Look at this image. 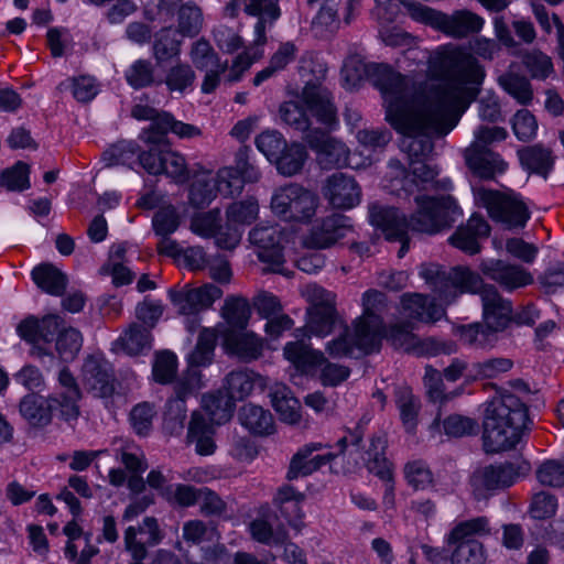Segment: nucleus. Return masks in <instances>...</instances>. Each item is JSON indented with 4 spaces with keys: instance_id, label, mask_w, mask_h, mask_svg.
<instances>
[{
    "instance_id": "nucleus-42",
    "label": "nucleus",
    "mask_w": 564,
    "mask_h": 564,
    "mask_svg": "<svg viewBox=\"0 0 564 564\" xmlns=\"http://www.w3.org/2000/svg\"><path fill=\"white\" fill-rule=\"evenodd\" d=\"M308 319L305 329L317 337L324 338L329 335L337 319L335 305H327L324 308H307Z\"/></svg>"
},
{
    "instance_id": "nucleus-23",
    "label": "nucleus",
    "mask_w": 564,
    "mask_h": 564,
    "mask_svg": "<svg viewBox=\"0 0 564 564\" xmlns=\"http://www.w3.org/2000/svg\"><path fill=\"white\" fill-rule=\"evenodd\" d=\"M302 100L318 122L330 126L336 121V107L332 94L323 85L307 83L302 91Z\"/></svg>"
},
{
    "instance_id": "nucleus-43",
    "label": "nucleus",
    "mask_w": 564,
    "mask_h": 564,
    "mask_svg": "<svg viewBox=\"0 0 564 564\" xmlns=\"http://www.w3.org/2000/svg\"><path fill=\"white\" fill-rule=\"evenodd\" d=\"M502 89L521 105H529L533 99V89L530 80L514 72H506L498 78Z\"/></svg>"
},
{
    "instance_id": "nucleus-61",
    "label": "nucleus",
    "mask_w": 564,
    "mask_h": 564,
    "mask_svg": "<svg viewBox=\"0 0 564 564\" xmlns=\"http://www.w3.org/2000/svg\"><path fill=\"white\" fill-rule=\"evenodd\" d=\"M286 144L283 135L276 130H265L256 138L257 149L272 162L280 156Z\"/></svg>"
},
{
    "instance_id": "nucleus-47",
    "label": "nucleus",
    "mask_w": 564,
    "mask_h": 564,
    "mask_svg": "<svg viewBox=\"0 0 564 564\" xmlns=\"http://www.w3.org/2000/svg\"><path fill=\"white\" fill-rule=\"evenodd\" d=\"M217 335L214 329L204 328L197 339L195 349L188 356V367L198 369L212 362L216 346Z\"/></svg>"
},
{
    "instance_id": "nucleus-27",
    "label": "nucleus",
    "mask_w": 564,
    "mask_h": 564,
    "mask_svg": "<svg viewBox=\"0 0 564 564\" xmlns=\"http://www.w3.org/2000/svg\"><path fill=\"white\" fill-rule=\"evenodd\" d=\"M362 315L354 322L381 340L384 326L380 314L386 307L384 294L377 290H368L362 295Z\"/></svg>"
},
{
    "instance_id": "nucleus-19",
    "label": "nucleus",
    "mask_w": 564,
    "mask_h": 564,
    "mask_svg": "<svg viewBox=\"0 0 564 564\" xmlns=\"http://www.w3.org/2000/svg\"><path fill=\"white\" fill-rule=\"evenodd\" d=\"M480 270L488 279L509 292L533 283V276L527 269L503 260L484 261Z\"/></svg>"
},
{
    "instance_id": "nucleus-38",
    "label": "nucleus",
    "mask_w": 564,
    "mask_h": 564,
    "mask_svg": "<svg viewBox=\"0 0 564 564\" xmlns=\"http://www.w3.org/2000/svg\"><path fill=\"white\" fill-rule=\"evenodd\" d=\"M221 316L230 329H245L251 316L248 300L242 296H228L221 307Z\"/></svg>"
},
{
    "instance_id": "nucleus-48",
    "label": "nucleus",
    "mask_w": 564,
    "mask_h": 564,
    "mask_svg": "<svg viewBox=\"0 0 564 564\" xmlns=\"http://www.w3.org/2000/svg\"><path fill=\"white\" fill-rule=\"evenodd\" d=\"M139 149L134 141H119L102 153V161L106 166H131L138 161Z\"/></svg>"
},
{
    "instance_id": "nucleus-32",
    "label": "nucleus",
    "mask_w": 564,
    "mask_h": 564,
    "mask_svg": "<svg viewBox=\"0 0 564 564\" xmlns=\"http://www.w3.org/2000/svg\"><path fill=\"white\" fill-rule=\"evenodd\" d=\"M34 283L44 292L59 296L67 286V276L51 263H42L32 270Z\"/></svg>"
},
{
    "instance_id": "nucleus-22",
    "label": "nucleus",
    "mask_w": 564,
    "mask_h": 564,
    "mask_svg": "<svg viewBox=\"0 0 564 564\" xmlns=\"http://www.w3.org/2000/svg\"><path fill=\"white\" fill-rule=\"evenodd\" d=\"M490 235V226L479 215H473L465 225L459 226L448 238V242L467 254H477L481 250L480 240Z\"/></svg>"
},
{
    "instance_id": "nucleus-35",
    "label": "nucleus",
    "mask_w": 564,
    "mask_h": 564,
    "mask_svg": "<svg viewBox=\"0 0 564 564\" xmlns=\"http://www.w3.org/2000/svg\"><path fill=\"white\" fill-rule=\"evenodd\" d=\"M239 420L245 427L258 435H269L274 431L272 414L259 405H243L239 412Z\"/></svg>"
},
{
    "instance_id": "nucleus-52",
    "label": "nucleus",
    "mask_w": 564,
    "mask_h": 564,
    "mask_svg": "<svg viewBox=\"0 0 564 564\" xmlns=\"http://www.w3.org/2000/svg\"><path fill=\"white\" fill-rule=\"evenodd\" d=\"M0 186L9 192H22L30 188V166L18 161L11 167L3 170L0 174Z\"/></svg>"
},
{
    "instance_id": "nucleus-9",
    "label": "nucleus",
    "mask_w": 564,
    "mask_h": 564,
    "mask_svg": "<svg viewBox=\"0 0 564 564\" xmlns=\"http://www.w3.org/2000/svg\"><path fill=\"white\" fill-rule=\"evenodd\" d=\"M419 274L438 300L446 304L459 294L475 293L481 283V276L465 267L446 270L436 263H424Z\"/></svg>"
},
{
    "instance_id": "nucleus-13",
    "label": "nucleus",
    "mask_w": 564,
    "mask_h": 564,
    "mask_svg": "<svg viewBox=\"0 0 564 564\" xmlns=\"http://www.w3.org/2000/svg\"><path fill=\"white\" fill-rule=\"evenodd\" d=\"M318 197L297 183L276 188L271 198L272 212L285 221L308 223L316 214Z\"/></svg>"
},
{
    "instance_id": "nucleus-11",
    "label": "nucleus",
    "mask_w": 564,
    "mask_h": 564,
    "mask_svg": "<svg viewBox=\"0 0 564 564\" xmlns=\"http://www.w3.org/2000/svg\"><path fill=\"white\" fill-rule=\"evenodd\" d=\"M476 199L487 209L490 218L508 229L523 228L530 219V210L520 195L513 192L477 187Z\"/></svg>"
},
{
    "instance_id": "nucleus-25",
    "label": "nucleus",
    "mask_w": 564,
    "mask_h": 564,
    "mask_svg": "<svg viewBox=\"0 0 564 564\" xmlns=\"http://www.w3.org/2000/svg\"><path fill=\"white\" fill-rule=\"evenodd\" d=\"M279 2L280 0H248L246 3L245 12L248 15L258 17L253 41L257 46H263L267 43V26L271 28L281 17Z\"/></svg>"
},
{
    "instance_id": "nucleus-30",
    "label": "nucleus",
    "mask_w": 564,
    "mask_h": 564,
    "mask_svg": "<svg viewBox=\"0 0 564 564\" xmlns=\"http://www.w3.org/2000/svg\"><path fill=\"white\" fill-rule=\"evenodd\" d=\"M518 156L524 170L539 174L544 178L547 177L554 166L552 150L541 143L528 145L518 150Z\"/></svg>"
},
{
    "instance_id": "nucleus-3",
    "label": "nucleus",
    "mask_w": 564,
    "mask_h": 564,
    "mask_svg": "<svg viewBox=\"0 0 564 564\" xmlns=\"http://www.w3.org/2000/svg\"><path fill=\"white\" fill-rule=\"evenodd\" d=\"M341 76L349 88L358 86L364 79L370 80L381 93L387 117L397 128H406L398 100L411 96V89L416 86L410 77L394 72L388 64L366 63L358 54L345 59Z\"/></svg>"
},
{
    "instance_id": "nucleus-4",
    "label": "nucleus",
    "mask_w": 564,
    "mask_h": 564,
    "mask_svg": "<svg viewBox=\"0 0 564 564\" xmlns=\"http://www.w3.org/2000/svg\"><path fill=\"white\" fill-rule=\"evenodd\" d=\"M527 405L511 392L492 398L485 408L482 441L487 452L497 453L516 447L527 429Z\"/></svg>"
},
{
    "instance_id": "nucleus-17",
    "label": "nucleus",
    "mask_w": 564,
    "mask_h": 564,
    "mask_svg": "<svg viewBox=\"0 0 564 564\" xmlns=\"http://www.w3.org/2000/svg\"><path fill=\"white\" fill-rule=\"evenodd\" d=\"M115 375L111 365L105 359L89 356L82 370L84 389L96 398H109L115 393Z\"/></svg>"
},
{
    "instance_id": "nucleus-44",
    "label": "nucleus",
    "mask_w": 564,
    "mask_h": 564,
    "mask_svg": "<svg viewBox=\"0 0 564 564\" xmlns=\"http://www.w3.org/2000/svg\"><path fill=\"white\" fill-rule=\"evenodd\" d=\"M395 404L400 411L401 420L408 432H412L416 425V417L420 410V401L414 397L411 388L400 386L394 390Z\"/></svg>"
},
{
    "instance_id": "nucleus-12",
    "label": "nucleus",
    "mask_w": 564,
    "mask_h": 564,
    "mask_svg": "<svg viewBox=\"0 0 564 564\" xmlns=\"http://www.w3.org/2000/svg\"><path fill=\"white\" fill-rule=\"evenodd\" d=\"M283 355L302 373H311L323 366L319 380L325 387H336L350 375L348 367L328 361L324 352L311 348L301 340L288 343L283 348Z\"/></svg>"
},
{
    "instance_id": "nucleus-63",
    "label": "nucleus",
    "mask_w": 564,
    "mask_h": 564,
    "mask_svg": "<svg viewBox=\"0 0 564 564\" xmlns=\"http://www.w3.org/2000/svg\"><path fill=\"white\" fill-rule=\"evenodd\" d=\"M204 414L214 421L216 424H221L228 421L231 416V402L229 399H224L220 395L208 394L203 399Z\"/></svg>"
},
{
    "instance_id": "nucleus-58",
    "label": "nucleus",
    "mask_w": 564,
    "mask_h": 564,
    "mask_svg": "<svg viewBox=\"0 0 564 564\" xmlns=\"http://www.w3.org/2000/svg\"><path fill=\"white\" fill-rule=\"evenodd\" d=\"M203 387L199 369L187 367L180 377L173 380V395L187 400L197 393Z\"/></svg>"
},
{
    "instance_id": "nucleus-24",
    "label": "nucleus",
    "mask_w": 564,
    "mask_h": 564,
    "mask_svg": "<svg viewBox=\"0 0 564 564\" xmlns=\"http://www.w3.org/2000/svg\"><path fill=\"white\" fill-rule=\"evenodd\" d=\"M226 350L245 362L259 359L264 349V339L253 332L227 329L224 333Z\"/></svg>"
},
{
    "instance_id": "nucleus-41",
    "label": "nucleus",
    "mask_w": 564,
    "mask_h": 564,
    "mask_svg": "<svg viewBox=\"0 0 564 564\" xmlns=\"http://www.w3.org/2000/svg\"><path fill=\"white\" fill-rule=\"evenodd\" d=\"M489 533L486 517H478L456 524L447 536L448 545L457 546L467 541H478L476 538Z\"/></svg>"
},
{
    "instance_id": "nucleus-6",
    "label": "nucleus",
    "mask_w": 564,
    "mask_h": 564,
    "mask_svg": "<svg viewBox=\"0 0 564 564\" xmlns=\"http://www.w3.org/2000/svg\"><path fill=\"white\" fill-rule=\"evenodd\" d=\"M475 293L480 296L482 322L458 327L459 340L475 348L491 347L498 334L510 327L513 305L495 285L485 284L482 280Z\"/></svg>"
},
{
    "instance_id": "nucleus-39",
    "label": "nucleus",
    "mask_w": 564,
    "mask_h": 564,
    "mask_svg": "<svg viewBox=\"0 0 564 564\" xmlns=\"http://www.w3.org/2000/svg\"><path fill=\"white\" fill-rule=\"evenodd\" d=\"M520 57L533 79L545 80L555 74L552 58L541 50H525L521 52Z\"/></svg>"
},
{
    "instance_id": "nucleus-15",
    "label": "nucleus",
    "mask_w": 564,
    "mask_h": 564,
    "mask_svg": "<svg viewBox=\"0 0 564 564\" xmlns=\"http://www.w3.org/2000/svg\"><path fill=\"white\" fill-rule=\"evenodd\" d=\"M283 230L279 225L259 224L249 232V241L257 248V256L263 263H268L267 271L289 276L283 268L282 252Z\"/></svg>"
},
{
    "instance_id": "nucleus-20",
    "label": "nucleus",
    "mask_w": 564,
    "mask_h": 564,
    "mask_svg": "<svg viewBox=\"0 0 564 564\" xmlns=\"http://www.w3.org/2000/svg\"><path fill=\"white\" fill-rule=\"evenodd\" d=\"M323 195L337 209H350L360 203L361 188L354 177L335 173L323 186Z\"/></svg>"
},
{
    "instance_id": "nucleus-5",
    "label": "nucleus",
    "mask_w": 564,
    "mask_h": 564,
    "mask_svg": "<svg viewBox=\"0 0 564 564\" xmlns=\"http://www.w3.org/2000/svg\"><path fill=\"white\" fill-rule=\"evenodd\" d=\"M63 319L58 315H46L42 319L29 316L18 325V334L32 345L31 355L42 359L48 357L53 362L55 357L51 350V343L56 337L55 348L59 359L65 362L73 361L83 346L79 330L73 327L61 329Z\"/></svg>"
},
{
    "instance_id": "nucleus-56",
    "label": "nucleus",
    "mask_w": 564,
    "mask_h": 564,
    "mask_svg": "<svg viewBox=\"0 0 564 564\" xmlns=\"http://www.w3.org/2000/svg\"><path fill=\"white\" fill-rule=\"evenodd\" d=\"M177 357L169 350L156 352L152 366L153 379L161 384L172 383L176 378Z\"/></svg>"
},
{
    "instance_id": "nucleus-57",
    "label": "nucleus",
    "mask_w": 564,
    "mask_h": 564,
    "mask_svg": "<svg viewBox=\"0 0 564 564\" xmlns=\"http://www.w3.org/2000/svg\"><path fill=\"white\" fill-rule=\"evenodd\" d=\"M321 448V444L306 445L301 448L291 459L286 478L289 480L308 476L316 470L315 463L311 460L313 452Z\"/></svg>"
},
{
    "instance_id": "nucleus-7",
    "label": "nucleus",
    "mask_w": 564,
    "mask_h": 564,
    "mask_svg": "<svg viewBox=\"0 0 564 564\" xmlns=\"http://www.w3.org/2000/svg\"><path fill=\"white\" fill-rule=\"evenodd\" d=\"M131 116L137 120L151 121L149 127L143 128L139 134V139L144 144L170 147L167 138L170 132L182 140L196 139L203 135L199 127L177 120L172 113L148 105H134L131 109Z\"/></svg>"
},
{
    "instance_id": "nucleus-1",
    "label": "nucleus",
    "mask_w": 564,
    "mask_h": 564,
    "mask_svg": "<svg viewBox=\"0 0 564 564\" xmlns=\"http://www.w3.org/2000/svg\"><path fill=\"white\" fill-rule=\"evenodd\" d=\"M429 64L432 75L443 82L429 96L415 86L411 89V96L398 100L406 128H397L386 116L390 126L404 137L401 148L408 154L410 164L423 161L432 153V138L444 137L456 127L464 111L476 99L485 77L478 61L457 47L437 51Z\"/></svg>"
},
{
    "instance_id": "nucleus-64",
    "label": "nucleus",
    "mask_w": 564,
    "mask_h": 564,
    "mask_svg": "<svg viewBox=\"0 0 564 564\" xmlns=\"http://www.w3.org/2000/svg\"><path fill=\"white\" fill-rule=\"evenodd\" d=\"M536 478L543 486H564V460L549 459L536 470Z\"/></svg>"
},
{
    "instance_id": "nucleus-40",
    "label": "nucleus",
    "mask_w": 564,
    "mask_h": 564,
    "mask_svg": "<svg viewBox=\"0 0 564 564\" xmlns=\"http://www.w3.org/2000/svg\"><path fill=\"white\" fill-rule=\"evenodd\" d=\"M177 30L163 28L154 36L153 57L158 63L177 57L181 54L182 41L177 37Z\"/></svg>"
},
{
    "instance_id": "nucleus-8",
    "label": "nucleus",
    "mask_w": 564,
    "mask_h": 564,
    "mask_svg": "<svg viewBox=\"0 0 564 564\" xmlns=\"http://www.w3.org/2000/svg\"><path fill=\"white\" fill-rule=\"evenodd\" d=\"M419 274L438 300L446 304L459 294L475 293L481 283V276L465 267L446 270L436 263H424Z\"/></svg>"
},
{
    "instance_id": "nucleus-45",
    "label": "nucleus",
    "mask_w": 564,
    "mask_h": 564,
    "mask_svg": "<svg viewBox=\"0 0 564 564\" xmlns=\"http://www.w3.org/2000/svg\"><path fill=\"white\" fill-rule=\"evenodd\" d=\"M307 159L304 145L300 143L286 144L280 156L274 161L276 170L284 176H293L301 172Z\"/></svg>"
},
{
    "instance_id": "nucleus-37",
    "label": "nucleus",
    "mask_w": 564,
    "mask_h": 564,
    "mask_svg": "<svg viewBox=\"0 0 564 564\" xmlns=\"http://www.w3.org/2000/svg\"><path fill=\"white\" fill-rule=\"evenodd\" d=\"M438 171L426 164L424 160H419L410 164L409 178L411 177V182L414 183L419 188L429 189H442L448 191L452 188V182L449 178L436 180Z\"/></svg>"
},
{
    "instance_id": "nucleus-62",
    "label": "nucleus",
    "mask_w": 564,
    "mask_h": 564,
    "mask_svg": "<svg viewBox=\"0 0 564 564\" xmlns=\"http://www.w3.org/2000/svg\"><path fill=\"white\" fill-rule=\"evenodd\" d=\"M212 181L217 192L226 197L240 194L245 184L241 175H238L234 167L220 169L216 178Z\"/></svg>"
},
{
    "instance_id": "nucleus-54",
    "label": "nucleus",
    "mask_w": 564,
    "mask_h": 564,
    "mask_svg": "<svg viewBox=\"0 0 564 564\" xmlns=\"http://www.w3.org/2000/svg\"><path fill=\"white\" fill-rule=\"evenodd\" d=\"M254 387L253 373L248 371H231L226 377L225 388L228 399L241 401L247 398Z\"/></svg>"
},
{
    "instance_id": "nucleus-28",
    "label": "nucleus",
    "mask_w": 564,
    "mask_h": 564,
    "mask_svg": "<svg viewBox=\"0 0 564 564\" xmlns=\"http://www.w3.org/2000/svg\"><path fill=\"white\" fill-rule=\"evenodd\" d=\"M401 304L408 318L424 323L438 321L444 313L443 308L433 300L419 293L404 294Z\"/></svg>"
},
{
    "instance_id": "nucleus-34",
    "label": "nucleus",
    "mask_w": 564,
    "mask_h": 564,
    "mask_svg": "<svg viewBox=\"0 0 564 564\" xmlns=\"http://www.w3.org/2000/svg\"><path fill=\"white\" fill-rule=\"evenodd\" d=\"M387 441L382 436H373L370 440V445L366 451L364 460L370 473L378 476L380 479L390 481L392 479L391 466L386 458Z\"/></svg>"
},
{
    "instance_id": "nucleus-55",
    "label": "nucleus",
    "mask_w": 564,
    "mask_h": 564,
    "mask_svg": "<svg viewBox=\"0 0 564 564\" xmlns=\"http://www.w3.org/2000/svg\"><path fill=\"white\" fill-rule=\"evenodd\" d=\"M188 55L193 65L198 70H204L224 64L214 47L204 37H200L192 44Z\"/></svg>"
},
{
    "instance_id": "nucleus-60",
    "label": "nucleus",
    "mask_w": 564,
    "mask_h": 564,
    "mask_svg": "<svg viewBox=\"0 0 564 564\" xmlns=\"http://www.w3.org/2000/svg\"><path fill=\"white\" fill-rule=\"evenodd\" d=\"M453 564H484L486 553L479 541H467L454 547L451 556Z\"/></svg>"
},
{
    "instance_id": "nucleus-33",
    "label": "nucleus",
    "mask_w": 564,
    "mask_h": 564,
    "mask_svg": "<svg viewBox=\"0 0 564 564\" xmlns=\"http://www.w3.org/2000/svg\"><path fill=\"white\" fill-rule=\"evenodd\" d=\"M51 414H55L57 419L67 423L69 426H74L80 416L79 401L82 394L63 393L55 391L47 397Z\"/></svg>"
},
{
    "instance_id": "nucleus-16",
    "label": "nucleus",
    "mask_w": 564,
    "mask_h": 564,
    "mask_svg": "<svg viewBox=\"0 0 564 564\" xmlns=\"http://www.w3.org/2000/svg\"><path fill=\"white\" fill-rule=\"evenodd\" d=\"M223 296V290L212 283L192 288L188 284L169 290V299L182 315H197L212 307Z\"/></svg>"
},
{
    "instance_id": "nucleus-46",
    "label": "nucleus",
    "mask_w": 564,
    "mask_h": 564,
    "mask_svg": "<svg viewBox=\"0 0 564 564\" xmlns=\"http://www.w3.org/2000/svg\"><path fill=\"white\" fill-rule=\"evenodd\" d=\"M151 332L149 328L133 323L118 339L122 349L129 355H139L151 348Z\"/></svg>"
},
{
    "instance_id": "nucleus-2",
    "label": "nucleus",
    "mask_w": 564,
    "mask_h": 564,
    "mask_svg": "<svg viewBox=\"0 0 564 564\" xmlns=\"http://www.w3.org/2000/svg\"><path fill=\"white\" fill-rule=\"evenodd\" d=\"M417 210L408 220L394 207L372 204L369 218L373 226L380 228L387 239L401 242L398 257L402 258L409 250L408 230L434 235L449 228L462 215L456 199L451 195L440 197H415Z\"/></svg>"
},
{
    "instance_id": "nucleus-26",
    "label": "nucleus",
    "mask_w": 564,
    "mask_h": 564,
    "mask_svg": "<svg viewBox=\"0 0 564 564\" xmlns=\"http://www.w3.org/2000/svg\"><path fill=\"white\" fill-rule=\"evenodd\" d=\"M467 166L481 178H494L497 173L505 172L507 164L501 156L490 149L468 147L465 150Z\"/></svg>"
},
{
    "instance_id": "nucleus-14",
    "label": "nucleus",
    "mask_w": 564,
    "mask_h": 564,
    "mask_svg": "<svg viewBox=\"0 0 564 564\" xmlns=\"http://www.w3.org/2000/svg\"><path fill=\"white\" fill-rule=\"evenodd\" d=\"M380 344L373 333L352 322L351 326L344 325L340 333L326 344L325 351L334 359L358 358L378 350Z\"/></svg>"
},
{
    "instance_id": "nucleus-51",
    "label": "nucleus",
    "mask_w": 564,
    "mask_h": 564,
    "mask_svg": "<svg viewBox=\"0 0 564 564\" xmlns=\"http://www.w3.org/2000/svg\"><path fill=\"white\" fill-rule=\"evenodd\" d=\"M204 24L202 9L194 2H187L178 9V30L182 35L196 36Z\"/></svg>"
},
{
    "instance_id": "nucleus-18",
    "label": "nucleus",
    "mask_w": 564,
    "mask_h": 564,
    "mask_svg": "<svg viewBox=\"0 0 564 564\" xmlns=\"http://www.w3.org/2000/svg\"><path fill=\"white\" fill-rule=\"evenodd\" d=\"M520 476V467L513 463L489 465L477 470L471 477V486L478 497L511 486Z\"/></svg>"
},
{
    "instance_id": "nucleus-31",
    "label": "nucleus",
    "mask_w": 564,
    "mask_h": 564,
    "mask_svg": "<svg viewBox=\"0 0 564 564\" xmlns=\"http://www.w3.org/2000/svg\"><path fill=\"white\" fill-rule=\"evenodd\" d=\"M271 403L280 419L289 424H296L301 420L300 402L292 394L290 388L278 383L270 391Z\"/></svg>"
},
{
    "instance_id": "nucleus-53",
    "label": "nucleus",
    "mask_w": 564,
    "mask_h": 564,
    "mask_svg": "<svg viewBox=\"0 0 564 564\" xmlns=\"http://www.w3.org/2000/svg\"><path fill=\"white\" fill-rule=\"evenodd\" d=\"M127 83L134 89L160 84L155 79V68L149 59L135 61L124 73Z\"/></svg>"
},
{
    "instance_id": "nucleus-10",
    "label": "nucleus",
    "mask_w": 564,
    "mask_h": 564,
    "mask_svg": "<svg viewBox=\"0 0 564 564\" xmlns=\"http://www.w3.org/2000/svg\"><path fill=\"white\" fill-rule=\"evenodd\" d=\"M402 4L413 20L429 24L456 39L477 33L484 25V19L468 10L445 14L420 2L402 0Z\"/></svg>"
},
{
    "instance_id": "nucleus-50",
    "label": "nucleus",
    "mask_w": 564,
    "mask_h": 564,
    "mask_svg": "<svg viewBox=\"0 0 564 564\" xmlns=\"http://www.w3.org/2000/svg\"><path fill=\"white\" fill-rule=\"evenodd\" d=\"M258 214L259 204L253 197L232 203L226 210L227 225L229 227L250 225L258 218Z\"/></svg>"
},
{
    "instance_id": "nucleus-21",
    "label": "nucleus",
    "mask_w": 564,
    "mask_h": 564,
    "mask_svg": "<svg viewBox=\"0 0 564 564\" xmlns=\"http://www.w3.org/2000/svg\"><path fill=\"white\" fill-rule=\"evenodd\" d=\"M350 229L347 217L333 214L313 225L304 243L308 248L325 249L344 238Z\"/></svg>"
},
{
    "instance_id": "nucleus-59",
    "label": "nucleus",
    "mask_w": 564,
    "mask_h": 564,
    "mask_svg": "<svg viewBox=\"0 0 564 564\" xmlns=\"http://www.w3.org/2000/svg\"><path fill=\"white\" fill-rule=\"evenodd\" d=\"M186 400L172 395L166 402L164 426L171 434H178L184 429L186 419Z\"/></svg>"
},
{
    "instance_id": "nucleus-29",
    "label": "nucleus",
    "mask_w": 564,
    "mask_h": 564,
    "mask_svg": "<svg viewBox=\"0 0 564 564\" xmlns=\"http://www.w3.org/2000/svg\"><path fill=\"white\" fill-rule=\"evenodd\" d=\"M196 73L192 65L186 62L177 61L166 68L164 78L159 80L166 86V90L172 95L184 96L194 89Z\"/></svg>"
},
{
    "instance_id": "nucleus-36",
    "label": "nucleus",
    "mask_w": 564,
    "mask_h": 564,
    "mask_svg": "<svg viewBox=\"0 0 564 564\" xmlns=\"http://www.w3.org/2000/svg\"><path fill=\"white\" fill-rule=\"evenodd\" d=\"M20 413L32 426L43 427L52 421L48 399L37 394H28L21 400Z\"/></svg>"
},
{
    "instance_id": "nucleus-49",
    "label": "nucleus",
    "mask_w": 564,
    "mask_h": 564,
    "mask_svg": "<svg viewBox=\"0 0 564 564\" xmlns=\"http://www.w3.org/2000/svg\"><path fill=\"white\" fill-rule=\"evenodd\" d=\"M162 167V174H165L177 184H184L191 178V170L186 158L181 152L169 147L164 151Z\"/></svg>"
}]
</instances>
